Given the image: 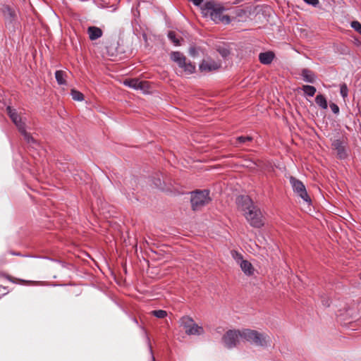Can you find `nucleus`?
Instances as JSON below:
<instances>
[{"mask_svg": "<svg viewBox=\"0 0 361 361\" xmlns=\"http://www.w3.org/2000/svg\"><path fill=\"white\" fill-rule=\"evenodd\" d=\"M306 4L309 5H312L314 7H319V0H303Z\"/></svg>", "mask_w": 361, "mask_h": 361, "instance_id": "473e14b6", "label": "nucleus"}, {"mask_svg": "<svg viewBox=\"0 0 361 361\" xmlns=\"http://www.w3.org/2000/svg\"><path fill=\"white\" fill-rule=\"evenodd\" d=\"M71 94L73 99L75 101H82L84 99L83 94L76 90L72 89Z\"/></svg>", "mask_w": 361, "mask_h": 361, "instance_id": "bb28decb", "label": "nucleus"}, {"mask_svg": "<svg viewBox=\"0 0 361 361\" xmlns=\"http://www.w3.org/2000/svg\"><path fill=\"white\" fill-rule=\"evenodd\" d=\"M258 162H259L258 164H257V163H256L255 164H256L257 166H260V164H261V162H262V161H258Z\"/></svg>", "mask_w": 361, "mask_h": 361, "instance_id": "4c0bfd02", "label": "nucleus"}, {"mask_svg": "<svg viewBox=\"0 0 361 361\" xmlns=\"http://www.w3.org/2000/svg\"><path fill=\"white\" fill-rule=\"evenodd\" d=\"M351 26L356 32L361 35V24L358 21H353Z\"/></svg>", "mask_w": 361, "mask_h": 361, "instance_id": "7c9ffc66", "label": "nucleus"}, {"mask_svg": "<svg viewBox=\"0 0 361 361\" xmlns=\"http://www.w3.org/2000/svg\"><path fill=\"white\" fill-rule=\"evenodd\" d=\"M216 50L219 53V54L224 59L227 58V56H228L231 54L229 49H228L225 46H219L216 49Z\"/></svg>", "mask_w": 361, "mask_h": 361, "instance_id": "a878e982", "label": "nucleus"}, {"mask_svg": "<svg viewBox=\"0 0 361 361\" xmlns=\"http://www.w3.org/2000/svg\"><path fill=\"white\" fill-rule=\"evenodd\" d=\"M290 180L295 181V180H298L295 179V178H291Z\"/></svg>", "mask_w": 361, "mask_h": 361, "instance_id": "58836bf2", "label": "nucleus"}, {"mask_svg": "<svg viewBox=\"0 0 361 361\" xmlns=\"http://www.w3.org/2000/svg\"><path fill=\"white\" fill-rule=\"evenodd\" d=\"M6 111H7V114L9 116L10 118L17 126L18 129H19L20 127H23L25 126V124L21 121V118L18 114V113L15 109H13L11 106H8L6 108Z\"/></svg>", "mask_w": 361, "mask_h": 361, "instance_id": "4468645a", "label": "nucleus"}, {"mask_svg": "<svg viewBox=\"0 0 361 361\" xmlns=\"http://www.w3.org/2000/svg\"><path fill=\"white\" fill-rule=\"evenodd\" d=\"M202 13L204 17H209L216 23H224L228 24L231 18L227 15H223L226 8L214 1H207L202 7Z\"/></svg>", "mask_w": 361, "mask_h": 361, "instance_id": "f03ea898", "label": "nucleus"}, {"mask_svg": "<svg viewBox=\"0 0 361 361\" xmlns=\"http://www.w3.org/2000/svg\"><path fill=\"white\" fill-rule=\"evenodd\" d=\"M19 132L24 136L27 142H34V138L26 131L25 126L18 129Z\"/></svg>", "mask_w": 361, "mask_h": 361, "instance_id": "b1692460", "label": "nucleus"}, {"mask_svg": "<svg viewBox=\"0 0 361 361\" xmlns=\"http://www.w3.org/2000/svg\"><path fill=\"white\" fill-rule=\"evenodd\" d=\"M198 51H199V49H197L196 47L195 46H191L190 48H189V54L192 56V57H195L198 55Z\"/></svg>", "mask_w": 361, "mask_h": 361, "instance_id": "2f4dec72", "label": "nucleus"}, {"mask_svg": "<svg viewBox=\"0 0 361 361\" xmlns=\"http://www.w3.org/2000/svg\"><path fill=\"white\" fill-rule=\"evenodd\" d=\"M168 37L176 46L181 45L180 42L183 41V39L178 36L175 31H169L168 33Z\"/></svg>", "mask_w": 361, "mask_h": 361, "instance_id": "6ab92c4d", "label": "nucleus"}, {"mask_svg": "<svg viewBox=\"0 0 361 361\" xmlns=\"http://www.w3.org/2000/svg\"><path fill=\"white\" fill-rule=\"evenodd\" d=\"M161 178H164L163 176L161 175ZM154 179L156 180H161V177L159 176V175H158V176L157 178H154Z\"/></svg>", "mask_w": 361, "mask_h": 361, "instance_id": "e433bc0d", "label": "nucleus"}, {"mask_svg": "<svg viewBox=\"0 0 361 361\" xmlns=\"http://www.w3.org/2000/svg\"><path fill=\"white\" fill-rule=\"evenodd\" d=\"M0 277H2V278H6V279H8L9 281L12 282V283H24V284H27V283H31V281H25V280H23V279H16L7 274H5L4 272H0Z\"/></svg>", "mask_w": 361, "mask_h": 361, "instance_id": "412c9836", "label": "nucleus"}, {"mask_svg": "<svg viewBox=\"0 0 361 361\" xmlns=\"http://www.w3.org/2000/svg\"><path fill=\"white\" fill-rule=\"evenodd\" d=\"M87 32L89 35L90 39L92 41L99 39L103 35V31L102 29L96 26L88 27Z\"/></svg>", "mask_w": 361, "mask_h": 361, "instance_id": "2eb2a0df", "label": "nucleus"}, {"mask_svg": "<svg viewBox=\"0 0 361 361\" xmlns=\"http://www.w3.org/2000/svg\"><path fill=\"white\" fill-rule=\"evenodd\" d=\"M221 65L212 60H203L200 64L199 68L201 72H211L218 70Z\"/></svg>", "mask_w": 361, "mask_h": 361, "instance_id": "ddd939ff", "label": "nucleus"}, {"mask_svg": "<svg viewBox=\"0 0 361 361\" xmlns=\"http://www.w3.org/2000/svg\"><path fill=\"white\" fill-rule=\"evenodd\" d=\"M315 102L322 109H326L328 107L326 99L323 94H317L315 97Z\"/></svg>", "mask_w": 361, "mask_h": 361, "instance_id": "aec40b11", "label": "nucleus"}, {"mask_svg": "<svg viewBox=\"0 0 361 361\" xmlns=\"http://www.w3.org/2000/svg\"><path fill=\"white\" fill-rule=\"evenodd\" d=\"M348 87H347L346 84H345V83L341 84V87H340V92H341V96L344 99L348 96Z\"/></svg>", "mask_w": 361, "mask_h": 361, "instance_id": "c756f323", "label": "nucleus"}, {"mask_svg": "<svg viewBox=\"0 0 361 361\" xmlns=\"http://www.w3.org/2000/svg\"><path fill=\"white\" fill-rule=\"evenodd\" d=\"M209 201V191L207 190H195L191 192V207L195 212L201 210Z\"/></svg>", "mask_w": 361, "mask_h": 361, "instance_id": "423d86ee", "label": "nucleus"}, {"mask_svg": "<svg viewBox=\"0 0 361 361\" xmlns=\"http://www.w3.org/2000/svg\"><path fill=\"white\" fill-rule=\"evenodd\" d=\"M301 75L305 82L314 83L316 80V75L313 71L307 68H303L301 71Z\"/></svg>", "mask_w": 361, "mask_h": 361, "instance_id": "a211bd4d", "label": "nucleus"}, {"mask_svg": "<svg viewBox=\"0 0 361 361\" xmlns=\"http://www.w3.org/2000/svg\"><path fill=\"white\" fill-rule=\"evenodd\" d=\"M331 148L336 153V156L340 159H344L348 157L346 151V144L344 140L340 139L334 140L331 144Z\"/></svg>", "mask_w": 361, "mask_h": 361, "instance_id": "9b49d317", "label": "nucleus"}, {"mask_svg": "<svg viewBox=\"0 0 361 361\" xmlns=\"http://www.w3.org/2000/svg\"><path fill=\"white\" fill-rule=\"evenodd\" d=\"M152 314L157 318H164L167 315V312L162 310H154L152 312Z\"/></svg>", "mask_w": 361, "mask_h": 361, "instance_id": "c85d7f7f", "label": "nucleus"}, {"mask_svg": "<svg viewBox=\"0 0 361 361\" xmlns=\"http://www.w3.org/2000/svg\"><path fill=\"white\" fill-rule=\"evenodd\" d=\"M1 12L3 13L4 18L10 21H12L16 18L14 10L8 5H3L0 8Z\"/></svg>", "mask_w": 361, "mask_h": 361, "instance_id": "dca6fc26", "label": "nucleus"}, {"mask_svg": "<svg viewBox=\"0 0 361 361\" xmlns=\"http://www.w3.org/2000/svg\"><path fill=\"white\" fill-rule=\"evenodd\" d=\"M106 53L110 56H120L121 58L126 53L123 44H120L119 41L109 38L104 42Z\"/></svg>", "mask_w": 361, "mask_h": 361, "instance_id": "0eeeda50", "label": "nucleus"}, {"mask_svg": "<svg viewBox=\"0 0 361 361\" xmlns=\"http://www.w3.org/2000/svg\"><path fill=\"white\" fill-rule=\"evenodd\" d=\"M170 59L185 73L192 74L195 71V65L180 51H172Z\"/></svg>", "mask_w": 361, "mask_h": 361, "instance_id": "20e7f679", "label": "nucleus"}, {"mask_svg": "<svg viewBox=\"0 0 361 361\" xmlns=\"http://www.w3.org/2000/svg\"><path fill=\"white\" fill-rule=\"evenodd\" d=\"M74 180H87L90 178V176L85 171H80L75 173L73 176Z\"/></svg>", "mask_w": 361, "mask_h": 361, "instance_id": "393cba45", "label": "nucleus"}, {"mask_svg": "<svg viewBox=\"0 0 361 361\" xmlns=\"http://www.w3.org/2000/svg\"><path fill=\"white\" fill-rule=\"evenodd\" d=\"M142 38L145 42H147V35L146 33L142 34Z\"/></svg>", "mask_w": 361, "mask_h": 361, "instance_id": "c9c22d12", "label": "nucleus"}, {"mask_svg": "<svg viewBox=\"0 0 361 361\" xmlns=\"http://www.w3.org/2000/svg\"><path fill=\"white\" fill-rule=\"evenodd\" d=\"M124 85L135 90H141L144 92L147 91L150 87L149 82L140 80L138 78L126 79L123 82Z\"/></svg>", "mask_w": 361, "mask_h": 361, "instance_id": "f8f14e48", "label": "nucleus"}, {"mask_svg": "<svg viewBox=\"0 0 361 361\" xmlns=\"http://www.w3.org/2000/svg\"><path fill=\"white\" fill-rule=\"evenodd\" d=\"M179 324L188 336H200L204 333L203 327L196 324L193 319L189 316L181 317Z\"/></svg>", "mask_w": 361, "mask_h": 361, "instance_id": "39448f33", "label": "nucleus"}, {"mask_svg": "<svg viewBox=\"0 0 361 361\" xmlns=\"http://www.w3.org/2000/svg\"><path fill=\"white\" fill-rule=\"evenodd\" d=\"M302 90L305 94L309 97H313L317 92V90L314 86L308 85H302Z\"/></svg>", "mask_w": 361, "mask_h": 361, "instance_id": "4be33fe9", "label": "nucleus"}, {"mask_svg": "<svg viewBox=\"0 0 361 361\" xmlns=\"http://www.w3.org/2000/svg\"><path fill=\"white\" fill-rule=\"evenodd\" d=\"M275 57V54L272 51H266L260 53L259 55V60L260 63L264 65L270 64Z\"/></svg>", "mask_w": 361, "mask_h": 361, "instance_id": "f3484780", "label": "nucleus"}, {"mask_svg": "<svg viewBox=\"0 0 361 361\" xmlns=\"http://www.w3.org/2000/svg\"><path fill=\"white\" fill-rule=\"evenodd\" d=\"M293 189L295 195L300 197L308 206L312 204V199L302 182H292Z\"/></svg>", "mask_w": 361, "mask_h": 361, "instance_id": "9d476101", "label": "nucleus"}, {"mask_svg": "<svg viewBox=\"0 0 361 361\" xmlns=\"http://www.w3.org/2000/svg\"><path fill=\"white\" fill-rule=\"evenodd\" d=\"M331 111L335 114H338L339 113V107L338 106L337 104H336L335 103H330V105H329Z\"/></svg>", "mask_w": 361, "mask_h": 361, "instance_id": "72a5a7b5", "label": "nucleus"}, {"mask_svg": "<svg viewBox=\"0 0 361 361\" xmlns=\"http://www.w3.org/2000/svg\"><path fill=\"white\" fill-rule=\"evenodd\" d=\"M238 209L254 228H259L264 225V219L260 209L248 195H239L235 200Z\"/></svg>", "mask_w": 361, "mask_h": 361, "instance_id": "f257e3e1", "label": "nucleus"}, {"mask_svg": "<svg viewBox=\"0 0 361 361\" xmlns=\"http://www.w3.org/2000/svg\"><path fill=\"white\" fill-rule=\"evenodd\" d=\"M252 140V137L250 136H239L236 137L235 145H237L238 144H244L247 142H250Z\"/></svg>", "mask_w": 361, "mask_h": 361, "instance_id": "cd10ccee", "label": "nucleus"}, {"mask_svg": "<svg viewBox=\"0 0 361 361\" xmlns=\"http://www.w3.org/2000/svg\"><path fill=\"white\" fill-rule=\"evenodd\" d=\"M241 338L256 346L264 347L267 345L269 337L257 331L246 329L242 330Z\"/></svg>", "mask_w": 361, "mask_h": 361, "instance_id": "7ed1b4c3", "label": "nucleus"}, {"mask_svg": "<svg viewBox=\"0 0 361 361\" xmlns=\"http://www.w3.org/2000/svg\"><path fill=\"white\" fill-rule=\"evenodd\" d=\"M360 279H361V273H360Z\"/></svg>", "mask_w": 361, "mask_h": 361, "instance_id": "ea45409f", "label": "nucleus"}, {"mask_svg": "<svg viewBox=\"0 0 361 361\" xmlns=\"http://www.w3.org/2000/svg\"><path fill=\"white\" fill-rule=\"evenodd\" d=\"M242 331L239 330H228L224 335L222 340L224 345L228 348L235 347L238 342L239 338H241Z\"/></svg>", "mask_w": 361, "mask_h": 361, "instance_id": "6e6552de", "label": "nucleus"}, {"mask_svg": "<svg viewBox=\"0 0 361 361\" xmlns=\"http://www.w3.org/2000/svg\"><path fill=\"white\" fill-rule=\"evenodd\" d=\"M0 293L1 295H5L8 293V288L4 286H0Z\"/></svg>", "mask_w": 361, "mask_h": 361, "instance_id": "f704fd0d", "label": "nucleus"}, {"mask_svg": "<svg viewBox=\"0 0 361 361\" xmlns=\"http://www.w3.org/2000/svg\"><path fill=\"white\" fill-rule=\"evenodd\" d=\"M65 72L63 71H56L55 73V78L56 79L57 82L59 85L66 84V81L64 79Z\"/></svg>", "mask_w": 361, "mask_h": 361, "instance_id": "5701e85b", "label": "nucleus"}, {"mask_svg": "<svg viewBox=\"0 0 361 361\" xmlns=\"http://www.w3.org/2000/svg\"><path fill=\"white\" fill-rule=\"evenodd\" d=\"M231 255L233 259L240 265L242 271L245 273V274L247 276H251L253 274L255 270L253 266L250 262L243 259L241 254L236 251H232Z\"/></svg>", "mask_w": 361, "mask_h": 361, "instance_id": "1a4fd4ad", "label": "nucleus"}]
</instances>
